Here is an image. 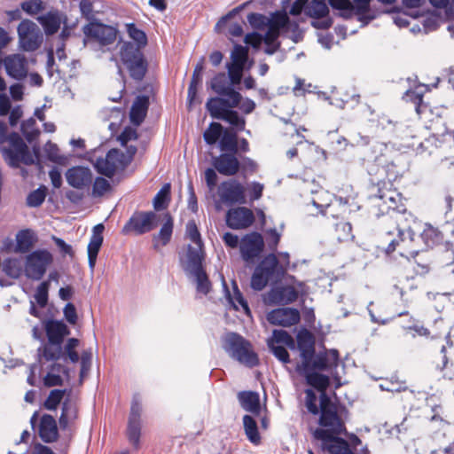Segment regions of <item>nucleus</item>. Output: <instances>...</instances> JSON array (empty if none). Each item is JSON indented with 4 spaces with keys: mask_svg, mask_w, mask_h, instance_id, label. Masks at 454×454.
I'll return each mask as SVG.
<instances>
[{
    "mask_svg": "<svg viewBox=\"0 0 454 454\" xmlns=\"http://www.w3.org/2000/svg\"><path fill=\"white\" fill-rule=\"evenodd\" d=\"M297 349L300 353L301 363H297L296 372L302 376L315 371H333L340 364V357L338 349H327L317 352L316 339L313 333L305 327H301L297 334Z\"/></svg>",
    "mask_w": 454,
    "mask_h": 454,
    "instance_id": "1",
    "label": "nucleus"
},
{
    "mask_svg": "<svg viewBox=\"0 0 454 454\" xmlns=\"http://www.w3.org/2000/svg\"><path fill=\"white\" fill-rule=\"evenodd\" d=\"M0 152L5 161L12 168L20 167V164H37L42 168L39 158V146L34 145L30 152L28 146L21 137L12 132L7 135V125L0 121Z\"/></svg>",
    "mask_w": 454,
    "mask_h": 454,
    "instance_id": "2",
    "label": "nucleus"
},
{
    "mask_svg": "<svg viewBox=\"0 0 454 454\" xmlns=\"http://www.w3.org/2000/svg\"><path fill=\"white\" fill-rule=\"evenodd\" d=\"M206 252L204 247L186 246L185 254H179V265L186 276L193 278L198 293L207 295L212 284L205 267Z\"/></svg>",
    "mask_w": 454,
    "mask_h": 454,
    "instance_id": "3",
    "label": "nucleus"
},
{
    "mask_svg": "<svg viewBox=\"0 0 454 454\" xmlns=\"http://www.w3.org/2000/svg\"><path fill=\"white\" fill-rule=\"evenodd\" d=\"M126 153L118 148L108 150L106 156L94 160L90 152L87 151V162L93 165L94 169L99 175L113 178L117 170L123 171L132 162L137 152L135 145H126Z\"/></svg>",
    "mask_w": 454,
    "mask_h": 454,
    "instance_id": "4",
    "label": "nucleus"
},
{
    "mask_svg": "<svg viewBox=\"0 0 454 454\" xmlns=\"http://www.w3.org/2000/svg\"><path fill=\"white\" fill-rule=\"evenodd\" d=\"M222 347L229 356L248 368L260 364L257 353L252 343L236 332H228L222 338Z\"/></svg>",
    "mask_w": 454,
    "mask_h": 454,
    "instance_id": "5",
    "label": "nucleus"
},
{
    "mask_svg": "<svg viewBox=\"0 0 454 454\" xmlns=\"http://www.w3.org/2000/svg\"><path fill=\"white\" fill-rule=\"evenodd\" d=\"M286 270L276 254L270 253L254 268L251 277V288L254 291H262L270 281H279L284 277Z\"/></svg>",
    "mask_w": 454,
    "mask_h": 454,
    "instance_id": "6",
    "label": "nucleus"
},
{
    "mask_svg": "<svg viewBox=\"0 0 454 454\" xmlns=\"http://www.w3.org/2000/svg\"><path fill=\"white\" fill-rule=\"evenodd\" d=\"M120 58L131 79L141 82L145 78L149 64L142 50L135 47L134 43H123L120 50Z\"/></svg>",
    "mask_w": 454,
    "mask_h": 454,
    "instance_id": "7",
    "label": "nucleus"
},
{
    "mask_svg": "<svg viewBox=\"0 0 454 454\" xmlns=\"http://www.w3.org/2000/svg\"><path fill=\"white\" fill-rule=\"evenodd\" d=\"M94 8L93 3L87 0V43L97 42L101 46H107L114 43L118 30L109 25L100 22H93Z\"/></svg>",
    "mask_w": 454,
    "mask_h": 454,
    "instance_id": "8",
    "label": "nucleus"
},
{
    "mask_svg": "<svg viewBox=\"0 0 454 454\" xmlns=\"http://www.w3.org/2000/svg\"><path fill=\"white\" fill-rule=\"evenodd\" d=\"M155 211L135 210L121 228V234L142 236L154 230L159 224Z\"/></svg>",
    "mask_w": 454,
    "mask_h": 454,
    "instance_id": "9",
    "label": "nucleus"
},
{
    "mask_svg": "<svg viewBox=\"0 0 454 454\" xmlns=\"http://www.w3.org/2000/svg\"><path fill=\"white\" fill-rule=\"evenodd\" d=\"M302 377L309 387H311L316 391L319 392V411L336 406H340L341 410L347 411L345 405L339 402H333L326 393L327 389L331 386V377L329 375L322 373V371H315L302 375Z\"/></svg>",
    "mask_w": 454,
    "mask_h": 454,
    "instance_id": "10",
    "label": "nucleus"
},
{
    "mask_svg": "<svg viewBox=\"0 0 454 454\" xmlns=\"http://www.w3.org/2000/svg\"><path fill=\"white\" fill-rule=\"evenodd\" d=\"M265 248L262 235L258 231L247 233L241 238L239 251L242 260L247 264H254Z\"/></svg>",
    "mask_w": 454,
    "mask_h": 454,
    "instance_id": "11",
    "label": "nucleus"
},
{
    "mask_svg": "<svg viewBox=\"0 0 454 454\" xmlns=\"http://www.w3.org/2000/svg\"><path fill=\"white\" fill-rule=\"evenodd\" d=\"M220 201H215L216 210L221 209V202L232 206L235 204H245L246 195L245 188L241 183L236 179L223 181L218 186Z\"/></svg>",
    "mask_w": 454,
    "mask_h": 454,
    "instance_id": "12",
    "label": "nucleus"
},
{
    "mask_svg": "<svg viewBox=\"0 0 454 454\" xmlns=\"http://www.w3.org/2000/svg\"><path fill=\"white\" fill-rule=\"evenodd\" d=\"M326 431L322 428H316L312 432L315 440L321 442V450L329 454H354V450L347 440L340 436V434L327 435Z\"/></svg>",
    "mask_w": 454,
    "mask_h": 454,
    "instance_id": "13",
    "label": "nucleus"
},
{
    "mask_svg": "<svg viewBox=\"0 0 454 454\" xmlns=\"http://www.w3.org/2000/svg\"><path fill=\"white\" fill-rule=\"evenodd\" d=\"M344 411L340 406L326 408L319 411L318 425L319 428L326 431L327 435L331 434H346L347 428L340 413Z\"/></svg>",
    "mask_w": 454,
    "mask_h": 454,
    "instance_id": "14",
    "label": "nucleus"
},
{
    "mask_svg": "<svg viewBox=\"0 0 454 454\" xmlns=\"http://www.w3.org/2000/svg\"><path fill=\"white\" fill-rule=\"evenodd\" d=\"M19 42L25 51L37 50L43 41V36L37 25L29 20H23L18 26Z\"/></svg>",
    "mask_w": 454,
    "mask_h": 454,
    "instance_id": "15",
    "label": "nucleus"
},
{
    "mask_svg": "<svg viewBox=\"0 0 454 454\" xmlns=\"http://www.w3.org/2000/svg\"><path fill=\"white\" fill-rule=\"evenodd\" d=\"M51 262V255L46 251H36L27 258L26 275L33 279H40Z\"/></svg>",
    "mask_w": 454,
    "mask_h": 454,
    "instance_id": "16",
    "label": "nucleus"
},
{
    "mask_svg": "<svg viewBox=\"0 0 454 454\" xmlns=\"http://www.w3.org/2000/svg\"><path fill=\"white\" fill-rule=\"evenodd\" d=\"M300 311L295 308L284 307L270 310L267 314V320L272 325L290 327L299 323Z\"/></svg>",
    "mask_w": 454,
    "mask_h": 454,
    "instance_id": "17",
    "label": "nucleus"
},
{
    "mask_svg": "<svg viewBox=\"0 0 454 454\" xmlns=\"http://www.w3.org/2000/svg\"><path fill=\"white\" fill-rule=\"evenodd\" d=\"M253 211L245 207L231 208L226 213V225L232 230H242L251 226L254 222Z\"/></svg>",
    "mask_w": 454,
    "mask_h": 454,
    "instance_id": "18",
    "label": "nucleus"
},
{
    "mask_svg": "<svg viewBox=\"0 0 454 454\" xmlns=\"http://www.w3.org/2000/svg\"><path fill=\"white\" fill-rule=\"evenodd\" d=\"M207 100L206 106L208 114H239L233 108L238 107L241 97L236 95H218Z\"/></svg>",
    "mask_w": 454,
    "mask_h": 454,
    "instance_id": "19",
    "label": "nucleus"
},
{
    "mask_svg": "<svg viewBox=\"0 0 454 454\" xmlns=\"http://www.w3.org/2000/svg\"><path fill=\"white\" fill-rule=\"evenodd\" d=\"M237 153H222L212 158V165L223 176H232L240 170V161Z\"/></svg>",
    "mask_w": 454,
    "mask_h": 454,
    "instance_id": "20",
    "label": "nucleus"
},
{
    "mask_svg": "<svg viewBox=\"0 0 454 454\" xmlns=\"http://www.w3.org/2000/svg\"><path fill=\"white\" fill-rule=\"evenodd\" d=\"M297 298L298 291L292 286H274L268 294V302L272 305H287Z\"/></svg>",
    "mask_w": 454,
    "mask_h": 454,
    "instance_id": "21",
    "label": "nucleus"
},
{
    "mask_svg": "<svg viewBox=\"0 0 454 454\" xmlns=\"http://www.w3.org/2000/svg\"><path fill=\"white\" fill-rule=\"evenodd\" d=\"M428 86L420 84L416 87L415 90H408L403 95V99L411 101L415 106L416 114H427V112L432 114L433 110L427 103L424 102L423 92L427 90Z\"/></svg>",
    "mask_w": 454,
    "mask_h": 454,
    "instance_id": "22",
    "label": "nucleus"
},
{
    "mask_svg": "<svg viewBox=\"0 0 454 454\" xmlns=\"http://www.w3.org/2000/svg\"><path fill=\"white\" fill-rule=\"evenodd\" d=\"M4 66L7 74L15 79L20 80L27 76V69L26 59L19 54L6 57Z\"/></svg>",
    "mask_w": 454,
    "mask_h": 454,
    "instance_id": "23",
    "label": "nucleus"
},
{
    "mask_svg": "<svg viewBox=\"0 0 454 454\" xmlns=\"http://www.w3.org/2000/svg\"><path fill=\"white\" fill-rule=\"evenodd\" d=\"M230 78L226 73H217L211 80L210 88L217 95H231L241 97V94L231 86Z\"/></svg>",
    "mask_w": 454,
    "mask_h": 454,
    "instance_id": "24",
    "label": "nucleus"
},
{
    "mask_svg": "<svg viewBox=\"0 0 454 454\" xmlns=\"http://www.w3.org/2000/svg\"><path fill=\"white\" fill-rule=\"evenodd\" d=\"M165 222L160 229V231L157 234L153 236V248L158 247V242L160 241L161 246H167L172 238L173 229H174V221L171 215L167 212L164 214Z\"/></svg>",
    "mask_w": 454,
    "mask_h": 454,
    "instance_id": "25",
    "label": "nucleus"
},
{
    "mask_svg": "<svg viewBox=\"0 0 454 454\" xmlns=\"http://www.w3.org/2000/svg\"><path fill=\"white\" fill-rule=\"evenodd\" d=\"M396 124L397 121L390 119L389 115H374L369 120V129L375 134L392 133L395 131Z\"/></svg>",
    "mask_w": 454,
    "mask_h": 454,
    "instance_id": "26",
    "label": "nucleus"
},
{
    "mask_svg": "<svg viewBox=\"0 0 454 454\" xmlns=\"http://www.w3.org/2000/svg\"><path fill=\"white\" fill-rule=\"evenodd\" d=\"M39 434L45 442H54L58 438L56 420L51 415H43L41 419Z\"/></svg>",
    "mask_w": 454,
    "mask_h": 454,
    "instance_id": "27",
    "label": "nucleus"
},
{
    "mask_svg": "<svg viewBox=\"0 0 454 454\" xmlns=\"http://www.w3.org/2000/svg\"><path fill=\"white\" fill-rule=\"evenodd\" d=\"M241 407L247 411L259 415L261 412L260 395L255 391H241L238 395Z\"/></svg>",
    "mask_w": 454,
    "mask_h": 454,
    "instance_id": "28",
    "label": "nucleus"
},
{
    "mask_svg": "<svg viewBox=\"0 0 454 454\" xmlns=\"http://www.w3.org/2000/svg\"><path fill=\"white\" fill-rule=\"evenodd\" d=\"M49 341L62 344L65 336L69 334L67 326L60 321H49L45 326Z\"/></svg>",
    "mask_w": 454,
    "mask_h": 454,
    "instance_id": "29",
    "label": "nucleus"
},
{
    "mask_svg": "<svg viewBox=\"0 0 454 454\" xmlns=\"http://www.w3.org/2000/svg\"><path fill=\"white\" fill-rule=\"evenodd\" d=\"M37 20L47 35H54L60 27L61 17L59 12H49Z\"/></svg>",
    "mask_w": 454,
    "mask_h": 454,
    "instance_id": "30",
    "label": "nucleus"
},
{
    "mask_svg": "<svg viewBox=\"0 0 454 454\" xmlns=\"http://www.w3.org/2000/svg\"><path fill=\"white\" fill-rule=\"evenodd\" d=\"M392 186L393 184L390 182H379L377 184V192L370 195V198H376L382 201V203L378 204L380 210L382 207H386L388 202L387 200L394 198L393 196L398 197V192L392 190Z\"/></svg>",
    "mask_w": 454,
    "mask_h": 454,
    "instance_id": "31",
    "label": "nucleus"
},
{
    "mask_svg": "<svg viewBox=\"0 0 454 454\" xmlns=\"http://www.w3.org/2000/svg\"><path fill=\"white\" fill-rule=\"evenodd\" d=\"M39 361L46 362L58 360L62 354L61 344L49 341L43 346L40 347L37 350Z\"/></svg>",
    "mask_w": 454,
    "mask_h": 454,
    "instance_id": "32",
    "label": "nucleus"
},
{
    "mask_svg": "<svg viewBox=\"0 0 454 454\" xmlns=\"http://www.w3.org/2000/svg\"><path fill=\"white\" fill-rule=\"evenodd\" d=\"M243 426L245 434L248 439V441L255 445L261 443V434L258 429V425L254 417L251 415L246 414L243 416Z\"/></svg>",
    "mask_w": 454,
    "mask_h": 454,
    "instance_id": "33",
    "label": "nucleus"
},
{
    "mask_svg": "<svg viewBox=\"0 0 454 454\" xmlns=\"http://www.w3.org/2000/svg\"><path fill=\"white\" fill-rule=\"evenodd\" d=\"M217 145L222 153H238L239 145L236 131L226 129Z\"/></svg>",
    "mask_w": 454,
    "mask_h": 454,
    "instance_id": "34",
    "label": "nucleus"
},
{
    "mask_svg": "<svg viewBox=\"0 0 454 454\" xmlns=\"http://www.w3.org/2000/svg\"><path fill=\"white\" fill-rule=\"evenodd\" d=\"M356 4L357 20L362 22L363 26L368 25L376 19V14L372 12L370 7L371 0H353Z\"/></svg>",
    "mask_w": 454,
    "mask_h": 454,
    "instance_id": "35",
    "label": "nucleus"
},
{
    "mask_svg": "<svg viewBox=\"0 0 454 454\" xmlns=\"http://www.w3.org/2000/svg\"><path fill=\"white\" fill-rule=\"evenodd\" d=\"M225 129H226L221 123L211 121L208 128L203 133L205 143L208 145H218Z\"/></svg>",
    "mask_w": 454,
    "mask_h": 454,
    "instance_id": "36",
    "label": "nucleus"
},
{
    "mask_svg": "<svg viewBox=\"0 0 454 454\" xmlns=\"http://www.w3.org/2000/svg\"><path fill=\"white\" fill-rule=\"evenodd\" d=\"M171 200V185L169 183L165 184L156 193L153 200V206L155 211L165 210Z\"/></svg>",
    "mask_w": 454,
    "mask_h": 454,
    "instance_id": "37",
    "label": "nucleus"
},
{
    "mask_svg": "<svg viewBox=\"0 0 454 454\" xmlns=\"http://www.w3.org/2000/svg\"><path fill=\"white\" fill-rule=\"evenodd\" d=\"M232 285H233L234 298L231 295V293L229 291L226 282L224 280H223V287L225 292L227 300L229 301L230 303H231L233 308H235L236 309H238V307L235 305L233 300H235L240 305V307L242 308V309L244 310L245 313H247V314L250 313V309H249L248 303H247V300L245 299L243 294L239 289L238 285L235 282H233Z\"/></svg>",
    "mask_w": 454,
    "mask_h": 454,
    "instance_id": "38",
    "label": "nucleus"
},
{
    "mask_svg": "<svg viewBox=\"0 0 454 454\" xmlns=\"http://www.w3.org/2000/svg\"><path fill=\"white\" fill-rule=\"evenodd\" d=\"M330 6L339 11L338 15L344 20H349L356 15V4L353 5L349 0H329Z\"/></svg>",
    "mask_w": 454,
    "mask_h": 454,
    "instance_id": "39",
    "label": "nucleus"
},
{
    "mask_svg": "<svg viewBox=\"0 0 454 454\" xmlns=\"http://www.w3.org/2000/svg\"><path fill=\"white\" fill-rule=\"evenodd\" d=\"M66 178L69 185L82 188L85 184V168L78 166L69 168L66 173Z\"/></svg>",
    "mask_w": 454,
    "mask_h": 454,
    "instance_id": "40",
    "label": "nucleus"
},
{
    "mask_svg": "<svg viewBox=\"0 0 454 454\" xmlns=\"http://www.w3.org/2000/svg\"><path fill=\"white\" fill-rule=\"evenodd\" d=\"M129 36L135 42V47L142 50L147 45L148 40L145 32L137 27L133 22L126 25Z\"/></svg>",
    "mask_w": 454,
    "mask_h": 454,
    "instance_id": "41",
    "label": "nucleus"
},
{
    "mask_svg": "<svg viewBox=\"0 0 454 454\" xmlns=\"http://www.w3.org/2000/svg\"><path fill=\"white\" fill-rule=\"evenodd\" d=\"M66 373L65 368L61 364H53L43 379L44 385L47 387L60 386L63 383V376Z\"/></svg>",
    "mask_w": 454,
    "mask_h": 454,
    "instance_id": "42",
    "label": "nucleus"
},
{
    "mask_svg": "<svg viewBox=\"0 0 454 454\" xmlns=\"http://www.w3.org/2000/svg\"><path fill=\"white\" fill-rule=\"evenodd\" d=\"M279 32L272 27H268L266 33L263 35V43L266 44L264 52L268 55L274 54L280 47V43L278 41Z\"/></svg>",
    "mask_w": 454,
    "mask_h": 454,
    "instance_id": "43",
    "label": "nucleus"
},
{
    "mask_svg": "<svg viewBox=\"0 0 454 454\" xmlns=\"http://www.w3.org/2000/svg\"><path fill=\"white\" fill-rule=\"evenodd\" d=\"M141 422L128 421L126 436L134 450L140 449Z\"/></svg>",
    "mask_w": 454,
    "mask_h": 454,
    "instance_id": "44",
    "label": "nucleus"
},
{
    "mask_svg": "<svg viewBox=\"0 0 454 454\" xmlns=\"http://www.w3.org/2000/svg\"><path fill=\"white\" fill-rule=\"evenodd\" d=\"M291 24L290 18L285 11H277L271 14L268 27H272L279 32V29H287Z\"/></svg>",
    "mask_w": 454,
    "mask_h": 454,
    "instance_id": "45",
    "label": "nucleus"
},
{
    "mask_svg": "<svg viewBox=\"0 0 454 454\" xmlns=\"http://www.w3.org/2000/svg\"><path fill=\"white\" fill-rule=\"evenodd\" d=\"M106 227L103 223H99L92 228V233L90 239V242L87 244V249L100 251L104 241L103 233Z\"/></svg>",
    "mask_w": 454,
    "mask_h": 454,
    "instance_id": "46",
    "label": "nucleus"
},
{
    "mask_svg": "<svg viewBox=\"0 0 454 454\" xmlns=\"http://www.w3.org/2000/svg\"><path fill=\"white\" fill-rule=\"evenodd\" d=\"M21 131L27 140L32 143L40 134V129L36 127V119L33 116L28 118L21 124Z\"/></svg>",
    "mask_w": 454,
    "mask_h": 454,
    "instance_id": "47",
    "label": "nucleus"
},
{
    "mask_svg": "<svg viewBox=\"0 0 454 454\" xmlns=\"http://www.w3.org/2000/svg\"><path fill=\"white\" fill-rule=\"evenodd\" d=\"M389 200H387V205L386 207L380 208V213L382 215L388 214L390 211L396 212L399 214H404L406 212V206L403 202L404 198L402 193L398 192V197L393 196Z\"/></svg>",
    "mask_w": 454,
    "mask_h": 454,
    "instance_id": "48",
    "label": "nucleus"
},
{
    "mask_svg": "<svg viewBox=\"0 0 454 454\" xmlns=\"http://www.w3.org/2000/svg\"><path fill=\"white\" fill-rule=\"evenodd\" d=\"M43 151L47 155V158L55 163L67 165L68 162V159L67 156H63L59 154V149L57 145L48 142L43 147Z\"/></svg>",
    "mask_w": 454,
    "mask_h": 454,
    "instance_id": "49",
    "label": "nucleus"
},
{
    "mask_svg": "<svg viewBox=\"0 0 454 454\" xmlns=\"http://www.w3.org/2000/svg\"><path fill=\"white\" fill-rule=\"evenodd\" d=\"M106 177V176L100 175L95 178L91 190V195L93 197H101L106 192L112 190V185Z\"/></svg>",
    "mask_w": 454,
    "mask_h": 454,
    "instance_id": "50",
    "label": "nucleus"
},
{
    "mask_svg": "<svg viewBox=\"0 0 454 454\" xmlns=\"http://www.w3.org/2000/svg\"><path fill=\"white\" fill-rule=\"evenodd\" d=\"M231 59L234 66L245 67L248 59V48L241 44H235L231 53Z\"/></svg>",
    "mask_w": 454,
    "mask_h": 454,
    "instance_id": "51",
    "label": "nucleus"
},
{
    "mask_svg": "<svg viewBox=\"0 0 454 454\" xmlns=\"http://www.w3.org/2000/svg\"><path fill=\"white\" fill-rule=\"evenodd\" d=\"M211 117L228 122L232 128L231 130L236 131V133L245 129V115H211Z\"/></svg>",
    "mask_w": 454,
    "mask_h": 454,
    "instance_id": "52",
    "label": "nucleus"
},
{
    "mask_svg": "<svg viewBox=\"0 0 454 454\" xmlns=\"http://www.w3.org/2000/svg\"><path fill=\"white\" fill-rule=\"evenodd\" d=\"M267 345L273 356L282 364L291 363L290 355L286 347L276 345L272 340H268Z\"/></svg>",
    "mask_w": 454,
    "mask_h": 454,
    "instance_id": "53",
    "label": "nucleus"
},
{
    "mask_svg": "<svg viewBox=\"0 0 454 454\" xmlns=\"http://www.w3.org/2000/svg\"><path fill=\"white\" fill-rule=\"evenodd\" d=\"M17 249L20 252H27L33 245V235L28 231H21L17 234Z\"/></svg>",
    "mask_w": 454,
    "mask_h": 454,
    "instance_id": "54",
    "label": "nucleus"
},
{
    "mask_svg": "<svg viewBox=\"0 0 454 454\" xmlns=\"http://www.w3.org/2000/svg\"><path fill=\"white\" fill-rule=\"evenodd\" d=\"M150 105V98L147 95H138L136 97L131 108L128 114H147Z\"/></svg>",
    "mask_w": 454,
    "mask_h": 454,
    "instance_id": "55",
    "label": "nucleus"
},
{
    "mask_svg": "<svg viewBox=\"0 0 454 454\" xmlns=\"http://www.w3.org/2000/svg\"><path fill=\"white\" fill-rule=\"evenodd\" d=\"M314 390L311 387L305 389V406L308 412L317 416L319 414V407L317 404V396Z\"/></svg>",
    "mask_w": 454,
    "mask_h": 454,
    "instance_id": "56",
    "label": "nucleus"
},
{
    "mask_svg": "<svg viewBox=\"0 0 454 454\" xmlns=\"http://www.w3.org/2000/svg\"><path fill=\"white\" fill-rule=\"evenodd\" d=\"M247 21L253 28L263 29L270 24V19L258 12H251L247 15Z\"/></svg>",
    "mask_w": 454,
    "mask_h": 454,
    "instance_id": "57",
    "label": "nucleus"
},
{
    "mask_svg": "<svg viewBox=\"0 0 454 454\" xmlns=\"http://www.w3.org/2000/svg\"><path fill=\"white\" fill-rule=\"evenodd\" d=\"M226 67L228 69L227 76L230 78L231 86L235 88V85H239L242 80V71L245 67L234 66L227 63Z\"/></svg>",
    "mask_w": 454,
    "mask_h": 454,
    "instance_id": "58",
    "label": "nucleus"
},
{
    "mask_svg": "<svg viewBox=\"0 0 454 454\" xmlns=\"http://www.w3.org/2000/svg\"><path fill=\"white\" fill-rule=\"evenodd\" d=\"M186 234L197 247H204L200 232L194 220L186 223Z\"/></svg>",
    "mask_w": 454,
    "mask_h": 454,
    "instance_id": "59",
    "label": "nucleus"
},
{
    "mask_svg": "<svg viewBox=\"0 0 454 454\" xmlns=\"http://www.w3.org/2000/svg\"><path fill=\"white\" fill-rule=\"evenodd\" d=\"M65 395V390L54 389L51 390L49 396L44 402V407L47 410H55L62 401Z\"/></svg>",
    "mask_w": 454,
    "mask_h": 454,
    "instance_id": "60",
    "label": "nucleus"
},
{
    "mask_svg": "<svg viewBox=\"0 0 454 454\" xmlns=\"http://www.w3.org/2000/svg\"><path fill=\"white\" fill-rule=\"evenodd\" d=\"M20 7L29 15H35L44 9L42 0H27L20 4Z\"/></svg>",
    "mask_w": 454,
    "mask_h": 454,
    "instance_id": "61",
    "label": "nucleus"
},
{
    "mask_svg": "<svg viewBox=\"0 0 454 454\" xmlns=\"http://www.w3.org/2000/svg\"><path fill=\"white\" fill-rule=\"evenodd\" d=\"M138 135L137 129L132 126H126L121 134L117 137V140L121 146H126L127 144L131 140L137 139Z\"/></svg>",
    "mask_w": 454,
    "mask_h": 454,
    "instance_id": "62",
    "label": "nucleus"
},
{
    "mask_svg": "<svg viewBox=\"0 0 454 454\" xmlns=\"http://www.w3.org/2000/svg\"><path fill=\"white\" fill-rule=\"evenodd\" d=\"M45 188H39L30 192L27 198V204L29 207H39L45 200Z\"/></svg>",
    "mask_w": 454,
    "mask_h": 454,
    "instance_id": "63",
    "label": "nucleus"
},
{
    "mask_svg": "<svg viewBox=\"0 0 454 454\" xmlns=\"http://www.w3.org/2000/svg\"><path fill=\"white\" fill-rule=\"evenodd\" d=\"M49 286V282L44 281L36 288L35 299L40 307H44L47 304Z\"/></svg>",
    "mask_w": 454,
    "mask_h": 454,
    "instance_id": "64",
    "label": "nucleus"
}]
</instances>
